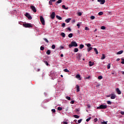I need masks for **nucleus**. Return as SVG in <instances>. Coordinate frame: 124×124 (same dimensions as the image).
Returning <instances> with one entry per match:
<instances>
[{
	"mask_svg": "<svg viewBox=\"0 0 124 124\" xmlns=\"http://www.w3.org/2000/svg\"><path fill=\"white\" fill-rule=\"evenodd\" d=\"M74 118H75L76 119H79V116H78V115H74Z\"/></svg>",
	"mask_w": 124,
	"mask_h": 124,
	"instance_id": "nucleus-31",
	"label": "nucleus"
},
{
	"mask_svg": "<svg viewBox=\"0 0 124 124\" xmlns=\"http://www.w3.org/2000/svg\"><path fill=\"white\" fill-rule=\"evenodd\" d=\"M94 51L95 52L96 55H98V51H97V49H96V48H94Z\"/></svg>",
	"mask_w": 124,
	"mask_h": 124,
	"instance_id": "nucleus-16",
	"label": "nucleus"
},
{
	"mask_svg": "<svg viewBox=\"0 0 124 124\" xmlns=\"http://www.w3.org/2000/svg\"><path fill=\"white\" fill-rule=\"evenodd\" d=\"M101 85L100 84H97L96 85V88H99L100 87Z\"/></svg>",
	"mask_w": 124,
	"mask_h": 124,
	"instance_id": "nucleus-52",
	"label": "nucleus"
},
{
	"mask_svg": "<svg viewBox=\"0 0 124 124\" xmlns=\"http://www.w3.org/2000/svg\"><path fill=\"white\" fill-rule=\"evenodd\" d=\"M62 8H63V9H65L66 10H67V9H68V7H66L65 5H62Z\"/></svg>",
	"mask_w": 124,
	"mask_h": 124,
	"instance_id": "nucleus-18",
	"label": "nucleus"
},
{
	"mask_svg": "<svg viewBox=\"0 0 124 124\" xmlns=\"http://www.w3.org/2000/svg\"><path fill=\"white\" fill-rule=\"evenodd\" d=\"M72 36H73V33H71L69 34L68 37H69V38H71V37H72Z\"/></svg>",
	"mask_w": 124,
	"mask_h": 124,
	"instance_id": "nucleus-24",
	"label": "nucleus"
},
{
	"mask_svg": "<svg viewBox=\"0 0 124 124\" xmlns=\"http://www.w3.org/2000/svg\"><path fill=\"white\" fill-rule=\"evenodd\" d=\"M78 16H82V13L81 12H78Z\"/></svg>",
	"mask_w": 124,
	"mask_h": 124,
	"instance_id": "nucleus-46",
	"label": "nucleus"
},
{
	"mask_svg": "<svg viewBox=\"0 0 124 124\" xmlns=\"http://www.w3.org/2000/svg\"><path fill=\"white\" fill-rule=\"evenodd\" d=\"M46 54H47V55H50V54H51V51L50 50H47Z\"/></svg>",
	"mask_w": 124,
	"mask_h": 124,
	"instance_id": "nucleus-22",
	"label": "nucleus"
},
{
	"mask_svg": "<svg viewBox=\"0 0 124 124\" xmlns=\"http://www.w3.org/2000/svg\"><path fill=\"white\" fill-rule=\"evenodd\" d=\"M123 53H124V50H120L119 51H118V52H117V55H121L122 54H123Z\"/></svg>",
	"mask_w": 124,
	"mask_h": 124,
	"instance_id": "nucleus-15",
	"label": "nucleus"
},
{
	"mask_svg": "<svg viewBox=\"0 0 124 124\" xmlns=\"http://www.w3.org/2000/svg\"><path fill=\"white\" fill-rule=\"evenodd\" d=\"M101 124H107V122H101Z\"/></svg>",
	"mask_w": 124,
	"mask_h": 124,
	"instance_id": "nucleus-42",
	"label": "nucleus"
},
{
	"mask_svg": "<svg viewBox=\"0 0 124 124\" xmlns=\"http://www.w3.org/2000/svg\"><path fill=\"white\" fill-rule=\"evenodd\" d=\"M110 98H111V99H115V98H116V95L115 94V93L111 94Z\"/></svg>",
	"mask_w": 124,
	"mask_h": 124,
	"instance_id": "nucleus-9",
	"label": "nucleus"
},
{
	"mask_svg": "<svg viewBox=\"0 0 124 124\" xmlns=\"http://www.w3.org/2000/svg\"><path fill=\"white\" fill-rule=\"evenodd\" d=\"M90 120H91V117H89V118L86 119V122H90Z\"/></svg>",
	"mask_w": 124,
	"mask_h": 124,
	"instance_id": "nucleus-51",
	"label": "nucleus"
},
{
	"mask_svg": "<svg viewBox=\"0 0 124 124\" xmlns=\"http://www.w3.org/2000/svg\"><path fill=\"white\" fill-rule=\"evenodd\" d=\"M72 23H75V19H73L72 20Z\"/></svg>",
	"mask_w": 124,
	"mask_h": 124,
	"instance_id": "nucleus-63",
	"label": "nucleus"
},
{
	"mask_svg": "<svg viewBox=\"0 0 124 124\" xmlns=\"http://www.w3.org/2000/svg\"><path fill=\"white\" fill-rule=\"evenodd\" d=\"M120 61V58H118L116 60V62H119Z\"/></svg>",
	"mask_w": 124,
	"mask_h": 124,
	"instance_id": "nucleus-64",
	"label": "nucleus"
},
{
	"mask_svg": "<svg viewBox=\"0 0 124 124\" xmlns=\"http://www.w3.org/2000/svg\"><path fill=\"white\" fill-rule=\"evenodd\" d=\"M55 16H56V14L55 12H52L50 15L51 19H55Z\"/></svg>",
	"mask_w": 124,
	"mask_h": 124,
	"instance_id": "nucleus-7",
	"label": "nucleus"
},
{
	"mask_svg": "<svg viewBox=\"0 0 124 124\" xmlns=\"http://www.w3.org/2000/svg\"><path fill=\"white\" fill-rule=\"evenodd\" d=\"M91 78V77L89 76L88 77L86 78V79H90Z\"/></svg>",
	"mask_w": 124,
	"mask_h": 124,
	"instance_id": "nucleus-58",
	"label": "nucleus"
},
{
	"mask_svg": "<svg viewBox=\"0 0 124 124\" xmlns=\"http://www.w3.org/2000/svg\"><path fill=\"white\" fill-rule=\"evenodd\" d=\"M61 36H62V37H65V33H64V32H62L61 33Z\"/></svg>",
	"mask_w": 124,
	"mask_h": 124,
	"instance_id": "nucleus-19",
	"label": "nucleus"
},
{
	"mask_svg": "<svg viewBox=\"0 0 124 124\" xmlns=\"http://www.w3.org/2000/svg\"><path fill=\"white\" fill-rule=\"evenodd\" d=\"M62 27L63 28H64V27H65V23H62Z\"/></svg>",
	"mask_w": 124,
	"mask_h": 124,
	"instance_id": "nucleus-49",
	"label": "nucleus"
},
{
	"mask_svg": "<svg viewBox=\"0 0 124 124\" xmlns=\"http://www.w3.org/2000/svg\"><path fill=\"white\" fill-rule=\"evenodd\" d=\"M76 88L77 89V92L78 93L79 92H80V86H79V85H77L76 86Z\"/></svg>",
	"mask_w": 124,
	"mask_h": 124,
	"instance_id": "nucleus-11",
	"label": "nucleus"
},
{
	"mask_svg": "<svg viewBox=\"0 0 124 124\" xmlns=\"http://www.w3.org/2000/svg\"><path fill=\"white\" fill-rule=\"evenodd\" d=\"M58 110L59 111H62V107H58Z\"/></svg>",
	"mask_w": 124,
	"mask_h": 124,
	"instance_id": "nucleus-37",
	"label": "nucleus"
},
{
	"mask_svg": "<svg viewBox=\"0 0 124 124\" xmlns=\"http://www.w3.org/2000/svg\"><path fill=\"white\" fill-rule=\"evenodd\" d=\"M106 108H107V105H101L97 108V109H106Z\"/></svg>",
	"mask_w": 124,
	"mask_h": 124,
	"instance_id": "nucleus-4",
	"label": "nucleus"
},
{
	"mask_svg": "<svg viewBox=\"0 0 124 124\" xmlns=\"http://www.w3.org/2000/svg\"><path fill=\"white\" fill-rule=\"evenodd\" d=\"M81 57H82L81 54H80V53L77 54V57L78 58V59H79L80 60V59H81Z\"/></svg>",
	"mask_w": 124,
	"mask_h": 124,
	"instance_id": "nucleus-14",
	"label": "nucleus"
},
{
	"mask_svg": "<svg viewBox=\"0 0 124 124\" xmlns=\"http://www.w3.org/2000/svg\"><path fill=\"white\" fill-rule=\"evenodd\" d=\"M63 48H64V46H60V49H63Z\"/></svg>",
	"mask_w": 124,
	"mask_h": 124,
	"instance_id": "nucleus-61",
	"label": "nucleus"
},
{
	"mask_svg": "<svg viewBox=\"0 0 124 124\" xmlns=\"http://www.w3.org/2000/svg\"><path fill=\"white\" fill-rule=\"evenodd\" d=\"M116 92L118 94H121L122 93V92H121V90H120V89L116 88Z\"/></svg>",
	"mask_w": 124,
	"mask_h": 124,
	"instance_id": "nucleus-10",
	"label": "nucleus"
},
{
	"mask_svg": "<svg viewBox=\"0 0 124 124\" xmlns=\"http://www.w3.org/2000/svg\"><path fill=\"white\" fill-rule=\"evenodd\" d=\"M78 46V44L76 42L72 41L71 42V44L69 45V48H71L72 47H77Z\"/></svg>",
	"mask_w": 124,
	"mask_h": 124,
	"instance_id": "nucleus-1",
	"label": "nucleus"
},
{
	"mask_svg": "<svg viewBox=\"0 0 124 124\" xmlns=\"http://www.w3.org/2000/svg\"><path fill=\"white\" fill-rule=\"evenodd\" d=\"M40 50H41V51H43V50H44V47L42 46H41L40 47Z\"/></svg>",
	"mask_w": 124,
	"mask_h": 124,
	"instance_id": "nucleus-47",
	"label": "nucleus"
},
{
	"mask_svg": "<svg viewBox=\"0 0 124 124\" xmlns=\"http://www.w3.org/2000/svg\"><path fill=\"white\" fill-rule=\"evenodd\" d=\"M74 102H75L74 100H73L71 102V103H72V104H74Z\"/></svg>",
	"mask_w": 124,
	"mask_h": 124,
	"instance_id": "nucleus-60",
	"label": "nucleus"
},
{
	"mask_svg": "<svg viewBox=\"0 0 124 124\" xmlns=\"http://www.w3.org/2000/svg\"><path fill=\"white\" fill-rule=\"evenodd\" d=\"M82 121V119H80V120H79L78 121V124H81Z\"/></svg>",
	"mask_w": 124,
	"mask_h": 124,
	"instance_id": "nucleus-44",
	"label": "nucleus"
},
{
	"mask_svg": "<svg viewBox=\"0 0 124 124\" xmlns=\"http://www.w3.org/2000/svg\"><path fill=\"white\" fill-rule=\"evenodd\" d=\"M51 48H52V49H55V48H56V46H55V45H53L51 46Z\"/></svg>",
	"mask_w": 124,
	"mask_h": 124,
	"instance_id": "nucleus-43",
	"label": "nucleus"
},
{
	"mask_svg": "<svg viewBox=\"0 0 124 124\" xmlns=\"http://www.w3.org/2000/svg\"><path fill=\"white\" fill-rule=\"evenodd\" d=\"M121 73L123 75H124V71H121Z\"/></svg>",
	"mask_w": 124,
	"mask_h": 124,
	"instance_id": "nucleus-62",
	"label": "nucleus"
},
{
	"mask_svg": "<svg viewBox=\"0 0 124 124\" xmlns=\"http://www.w3.org/2000/svg\"><path fill=\"white\" fill-rule=\"evenodd\" d=\"M94 121L95 123H96V122H97V121H98V120L97 119V118H95L94 119Z\"/></svg>",
	"mask_w": 124,
	"mask_h": 124,
	"instance_id": "nucleus-53",
	"label": "nucleus"
},
{
	"mask_svg": "<svg viewBox=\"0 0 124 124\" xmlns=\"http://www.w3.org/2000/svg\"><path fill=\"white\" fill-rule=\"evenodd\" d=\"M110 67H111V65L110 64V63H108L107 65V68H108V69H110Z\"/></svg>",
	"mask_w": 124,
	"mask_h": 124,
	"instance_id": "nucleus-25",
	"label": "nucleus"
},
{
	"mask_svg": "<svg viewBox=\"0 0 124 124\" xmlns=\"http://www.w3.org/2000/svg\"><path fill=\"white\" fill-rule=\"evenodd\" d=\"M52 1H51V0H50L49 2V4H50V5H52Z\"/></svg>",
	"mask_w": 124,
	"mask_h": 124,
	"instance_id": "nucleus-56",
	"label": "nucleus"
},
{
	"mask_svg": "<svg viewBox=\"0 0 124 124\" xmlns=\"http://www.w3.org/2000/svg\"><path fill=\"white\" fill-rule=\"evenodd\" d=\"M92 49H93V47H88L87 49L88 52H90V51H91Z\"/></svg>",
	"mask_w": 124,
	"mask_h": 124,
	"instance_id": "nucleus-27",
	"label": "nucleus"
},
{
	"mask_svg": "<svg viewBox=\"0 0 124 124\" xmlns=\"http://www.w3.org/2000/svg\"><path fill=\"white\" fill-rule=\"evenodd\" d=\"M56 18H57V19H58V20H62V17H61L59 16H56Z\"/></svg>",
	"mask_w": 124,
	"mask_h": 124,
	"instance_id": "nucleus-23",
	"label": "nucleus"
},
{
	"mask_svg": "<svg viewBox=\"0 0 124 124\" xmlns=\"http://www.w3.org/2000/svg\"><path fill=\"white\" fill-rule=\"evenodd\" d=\"M102 78H103L102 76H99V77H98V79H99V80H101Z\"/></svg>",
	"mask_w": 124,
	"mask_h": 124,
	"instance_id": "nucleus-36",
	"label": "nucleus"
},
{
	"mask_svg": "<svg viewBox=\"0 0 124 124\" xmlns=\"http://www.w3.org/2000/svg\"><path fill=\"white\" fill-rule=\"evenodd\" d=\"M63 71H64V72H69V70H68L67 69H64Z\"/></svg>",
	"mask_w": 124,
	"mask_h": 124,
	"instance_id": "nucleus-40",
	"label": "nucleus"
},
{
	"mask_svg": "<svg viewBox=\"0 0 124 124\" xmlns=\"http://www.w3.org/2000/svg\"><path fill=\"white\" fill-rule=\"evenodd\" d=\"M79 48L80 49H83V48H84V45H80Z\"/></svg>",
	"mask_w": 124,
	"mask_h": 124,
	"instance_id": "nucleus-28",
	"label": "nucleus"
},
{
	"mask_svg": "<svg viewBox=\"0 0 124 124\" xmlns=\"http://www.w3.org/2000/svg\"><path fill=\"white\" fill-rule=\"evenodd\" d=\"M105 59V55L102 54V57L101 58V60H104Z\"/></svg>",
	"mask_w": 124,
	"mask_h": 124,
	"instance_id": "nucleus-26",
	"label": "nucleus"
},
{
	"mask_svg": "<svg viewBox=\"0 0 124 124\" xmlns=\"http://www.w3.org/2000/svg\"><path fill=\"white\" fill-rule=\"evenodd\" d=\"M44 62H45V64H46V65H49V63H48V62L45 61Z\"/></svg>",
	"mask_w": 124,
	"mask_h": 124,
	"instance_id": "nucleus-39",
	"label": "nucleus"
},
{
	"mask_svg": "<svg viewBox=\"0 0 124 124\" xmlns=\"http://www.w3.org/2000/svg\"><path fill=\"white\" fill-rule=\"evenodd\" d=\"M25 16L27 17H28V19H29V20H31V19H32V17H31V15L28 13H26Z\"/></svg>",
	"mask_w": 124,
	"mask_h": 124,
	"instance_id": "nucleus-5",
	"label": "nucleus"
},
{
	"mask_svg": "<svg viewBox=\"0 0 124 124\" xmlns=\"http://www.w3.org/2000/svg\"><path fill=\"white\" fill-rule=\"evenodd\" d=\"M101 29V30H106V27H105V26H102Z\"/></svg>",
	"mask_w": 124,
	"mask_h": 124,
	"instance_id": "nucleus-38",
	"label": "nucleus"
},
{
	"mask_svg": "<svg viewBox=\"0 0 124 124\" xmlns=\"http://www.w3.org/2000/svg\"><path fill=\"white\" fill-rule=\"evenodd\" d=\"M66 99H67V100H71V98H70L69 96H66Z\"/></svg>",
	"mask_w": 124,
	"mask_h": 124,
	"instance_id": "nucleus-35",
	"label": "nucleus"
},
{
	"mask_svg": "<svg viewBox=\"0 0 124 124\" xmlns=\"http://www.w3.org/2000/svg\"><path fill=\"white\" fill-rule=\"evenodd\" d=\"M51 111L53 113H56V109H52Z\"/></svg>",
	"mask_w": 124,
	"mask_h": 124,
	"instance_id": "nucleus-48",
	"label": "nucleus"
},
{
	"mask_svg": "<svg viewBox=\"0 0 124 124\" xmlns=\"http://www.w3.org/2000/svg\"><path fill=\"white\" fill-rule=\"evenodd\" d=\"M40 20L41 21V23H42V25H43V26H45V20H44L43 16H40Z\"/></svg>",
	"mask_w": 124,
	"mask_h": 124,
	"instance_id": "nucleus-3",
	"label": "nucleus"
},
{
	"mask_svg": "<svg viewBox=\"0 0 124 124\" xmlns=\"http://www.w3.org/2000/svg\"><path fill=\"white\" fill-rule=\"evenodd\" d=\"M111 73L112 74V75H117V74H116V72H115V71H111Z\"/></svg>",
	"mask_w": 124,
	"mask_h": 124,
	"instance_id": "nucleus-21",
	"label": "nucleus"
},
{
	"mask_svg": "<svg viewBox=\"0 0 124 124\" xmlns=\"http://www.w3.org/2000/svg\"><path fill=\"white\" fill-rule=\"evenodd\" d=\"M71 20V18H68L65 20V22L66 23H69L70 22V20Z\"/></svg>",
	"mask_w": 124,
	"mask_h": 124,
	"instance_id": "nucleus-17",
	"label": "nucleus"
},
{
	"mask_svg": "<svg viewBox=\"0 0 124 124\" xmlns=\"http://www.w3.org/2000/svg\"><path fill=\"white\" fill-rule=\"evenodd\" d=\"M107 104H108V105H111V104H112V103L110 101H107Z\"/></svg>",
	"mask_w": 124,
	"mask_h": 124,
	"instance_id": "nucleus-33",
	"label": "nucleus"
},
{
	"mask_svg": "<svg viewBox=\"0 0 124 124\" xmlns=\"http://www.w3.org/2000/svg\"><path fill=\"white\" fill-rule=\"evenodd\" d=\"M62 124H67V122H65V121H63L62 123Z\"/></svg>",
	"mask_w": 124,
	"mask_h": 124,
	"instance_id": "nucleus-54",
	"label": "nucleus"
},
{
	"mask_svg": "<svg viewBox=\"0 0 124 124\" xmlns=\"http://www.w3.org/2000/svg\"><path fill=\"white\" fill-rule=\"evenodd\" d=\"M62 0H58L56 3V4H57V3H61L62 2Z\"/></svg>",
	"mask_w": 124,
	"mask_h": 124,
	"instance_id": "nucleus-32",
	"label": "nucleus"
},
{
	"mask_svg": "<svg viewBox=\"0 0 124 124\" xmlns=\"http://www.w3.org/2000/svg\"><path fill=\"white\" fill-rule=\"evenodd\" d=\"M44 39V40L46 42V43H49V41L48 40H47V39L46 38H44L43 39Z\"/></svg>",
	"mask_w": 124,
	"mask_h": 124,
	"instance_id": "nucleus-29",
	"label": "nucleus"
},
{
	"mask_svg": "<svg viewBox=\"0 0 124 124\" xmlns=\"http://www.w3.org/2000/svg\"><path fill=\"white\" fill-rule=\"evenodd\" d=\"M78 51H79V49L78 48H75L74 49V52L75 53H77V52H78Z\"/></svg>",
	"mask_w": 124,
	"mask_h": 124,
	"instance_id": "nucleus-20",
	"label": "nucleus"
},
{
	"mask_svg": "<svg viewBox=\"0 0 124 124\" xmlns=\"http://www.w3.org/2000/svg\"><path fill=\"white\" fill-rule=\"evenodd\" d=\"M98 2H100V4H104L105 3V0H97Z\"/></svg>",
	"mask_w": 124,
	"mask_h": 124,
	"instance_id": "nucleus-8",
	"label": "nucleus"
},
{
	"mask_svg": "<svg viewBox=\"0 0 124 124\" xmlns=\"http://www.w3.org/2000/svg\"><path fill=\"white\" fill-rule=\"evenodd\" d=\"M94 64V63L93 62H92V61H90L89 62V66H93Z\"/></svg>",
	"mask_w": 124,
	"mask_h": 124,
	"instance_id": "nucleus-13",
	"label": "nucleus"
},
{
	"mask_svg": "<svg viewBox=\"0 0 124 124\" xmlns=\"http://www.w3.org/2000/svg\"><path fill=\"white\" fill-rule=\"evenodd\" d=\"M67 30L69 31H71V29H70V28H67Z\"/></svg>",
	"mask_w": 124,
	"mask_h": 124,
	"instance_id": "nucleus-57",
	"label": "nucleus"
},
{
	"mask_svg": "<svg viewBox=\"0 0 124 124\" xmlns=\"http://www.w3.org/2000/svg\"><path fill=\"white\" fill-rule=\"evenodd\" d=\"M77 27H78V29H80V24H77Z\"/></svg>",
	"mask_w": 124,
	"mask_h": 124,
	"instance_id": "nucleus-55",
	"label": "nucleus"
},
{
	"mask_svg": "<svg viewBox=\"0 0 124 124\" xmlns=\"http://www.w3.org/2000/svg\"><path fill=\"white\" fill-rule=\"evenodd\" d=\"M85 31H90V29L88 27H85Z\"/></svg>",
	"mask_w": 124,
	"mask_h": 124,
	"instance_id": "nucleus-45",
	"label": "nucleus"
},
{
	"mask_svg": "<svg viewBox=\"0 0 124 124\" xmlns=\"http://www.w3.org/2000/svg\"><path fill=\"white\" fill-rule=\"evenodd\" d=\"M121 60L122 61V62H121V63L122 64H124V59L122 58Z\"/></svg>",
	"mask_w": 124,
	"mask_h": 124,
	"instance_id": "nucleus-41",
	"label": "nucleus"
},
{
	"mask_svg": "<svg viewBox=\"0 0 124 124\" xmlns=\"http://www.w3.org/2000/svg\"><path fill=\"white\" fill-rule=\"evenodd\" d=\"M95 17L93 16H92L90 17V18L91 19V20H94V19H95Z\"/></svg>",
	"mask_w": 124,
	"mask_h": 124,
	"instance_id": "nucleus-34",
	"label": "nucleus"
},
{
	"mask_svg": "<svg viewBox=\"0 0 124 124\" xmlns=\"http://www.w3.org/2000/svg\"><path fill=\"white\" fill-rule=\"evenodd\" d=\"M22 25L24 28H32V25L31 23H23Z\"/></svg>",
	"mask_w": 124,
	"mask_h": 124,
	"instance_id": "nucleus-2",
	"label": "nucleus"
},
{
	"mask_svg": "<svg viewBox=\"0 0 124 124\" xmlns=\"http://www.w3.org/2000/svg\"><path fill=\"white\" fill-rule=\"evenodd\" d=\"M120 113L122 115H124V111H121Z\"/></svg>",
	"mask_w": 124,
	"mask_h": 124,
	"instance_id": "nucleus-59",
	"label": "nucleus"
},
{
	"mask_svg": "<svg viewBox=\"0 0 124 124\" xmlns=\"http://www.w3.org/2000/svg\"><path fill=\"white\" fill-rule=\"evenodd\" d=\"M98 15H99V16H101L102 15H103V12H100L98 13Z\"/></svg>",
	"mask_w": 124,
	"mask_h": 124,
	"instance_id": "nucleus-30",
	"label": "nucleus"
},
{
	"mask_svg": "<svg viewBox=\"0 0 124 124\" xmlns=\"http://www.w3.org/2000/svg\"><path fill=\"white\" fill-rule=\"evenodd\" d=\"M31 9L32 10L33 12H34V13H35L36 12V8H35V7L34 6H31Z\"/></svg>",
	"mask_w": 124,
	"mask_h": 124,
	"instance_id": "nucleus-6",
	"label": "nucleus"
},
{
	"mask_svg": "<svg viewBox=\"0 0 124 124\" xmlns=\"http://www.w3.org/2000/svg\"><path fill=\"white\" fill-rule=\"evenodd\" d=\"M86 45H87V47H88V48H89L90 47H91V44H88L87 45L86 44Z\"/></svg>",
	"mask_w": 124,
	"mask_h": 124,
	"instance_id": "nucleus-50",
	"label": "nucleus"
},
{
	"mask_svg": "<svg viewBox=\"0 0 124 124\" xmlns=\"http://www.w3.org/2000/svg\"><path fill=\"white\" fill-rule=\"evenodd\" d=\"M76 78H77V79H78V80H81V76H80V75L79 74H77L76 76Z\"/></svg>",
	"mask_w": 124,
	"mask_h": 124,
	"instance_id": "nucleus-12",
	"label": "nucleus"
}]
</instances>
